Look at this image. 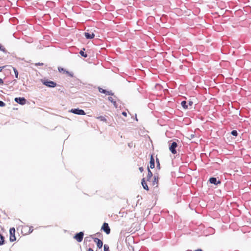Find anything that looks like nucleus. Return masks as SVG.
I'll return each instance as SVG.
<instances>
[{
    "mask_svg": "<svg viewBox=\"0 0 251 251\" xmlns=\"http://www.w3.org/2000/svg\"><path fill=\"white\" fill-rule=\"evenodd\" d=\"M42 82L47 87L54 88L56 86V83L52 81L49 80L48 79H42L41 80Z\"/></svg>",
    "mask_w": 251,
    "mask_h": 251,
    "instance_id": "1",
    "label": "nucleus"
},
{
    "mask_svg": "<svg viewBox=\"0 0 251 251\" xmlns=\"http://www.w3.org/2000/svg\"><path fill=\"white\" fill-rule=\"evenodd\" d=\"M193 105V102L192 100L188 101V108H191Z\"/></svg>",
    "mask_w": 251,
    "mask_h": 251,
    "instance_id": "21",
    "label": "nucleus"
},
{
    "mask_svg": "<svg viewBox=\"0 0 251 251\" xmlns=\"http://www.w3.org/2000/svg\"><path fill=\"white\" fill-rule=\"evenodd\" d=\"M64 71H66L65 70H64L63 68H61V67H59L58 68V71L60 73L61 72H63L64 73Z\"/></svg>",
    "mask_w": 251,
    "mask_h": 251,
    "instance_id": "26",
    "label": "nucleus"
},
{
    "mask_svg": "<svg viewBox=\"0 0 251 251\" xmlns=\"http://www.w3.org/2000/svg\"><path fill=\"white\" fill-rule=\"evenodd\" d=\"M3 84V81L2 79L0 78V85H2Z\"/></svg>",
    "mask_w": 251,
    "mask_h": 251,
    "instance_id": "32",
    "label": "nucleus"
},
{
    "mask_svg": "<svg viewBox=\"0 0 251 251\" xmlns=\"http://www.w3.org/2000/svg\"><path fill=\"white\" fill-rule=\"evenodd\" d=\"M156 162L157 163V167L158 168H160V163H159L158 158H156Z\"/></svg>",
    "mask_w": 251,
    "mask_h": 251,
    "instance_id": "25",
    "label": "nucleus"
},
{
    "mask_svg": "<svg viewBox=\"0 0 251 251\" xmlns=\"http://www.w3.org/2000/svg\"><path fill=\"white\" fill-rule=\"evenodd\" d=\"M36 65H43V63H36Z\"/></svg>",
    "mask_w": 251,
    "mask_h": 251,
    "instance_id": "35",
    "label": "nucleus"
},
{
    "mask_svg": "<svg viewBox=\"0 0 251 251\" xmlns=\"http://www.w3.org/2000/svg\"><path fill=\"white\" fill-rule=\"evenodd\" d=\"M101 229L103 230L106 234H109L110 233V228L109 225L106 223H104Z\"/></svg>",
    "mask_w": 251,
    "mask_h": 251,
    "instance_id": "2",
    "label": "nucleus"
},
{
    "mask_svg": "<svg viewBox=\"0 0 251 251\" xmlns=\"http://www.w3.org/2000/svg\"><path fill=\"white\" fill-rule=\"evenodd\" d=\"M122 114H123L124 116H125V117H126V115H127V114H126V112H122Z\"/></svg>",
    "mask_w": 251,
    "mask_h": 251,
    "instance_id": "34",
    "label": "nucleus"
},
{
    "mask_svg": "<svg viewBox=\"0 0 251 251\" xmlns=\"http://www.w3.org/2000/svg\"><path fill=\"white\" fill-rule=\"evenodd\" d=\"M100 233H96V235H100Z\"/></svg>",
    "mask_w": 251,
    "mask_h": 251,
    "instance_id": "39",
    "label": "nucleus"
},
{
    "mask_svg": "<svg viewBox=\"0 0 251 251\" xmlns=\"http://www.w3.org/2000/svg\"><path fill=\"white\" fill-rule=\"evenodd\" d=\"M209 181L210 183L217 185L221 184V182L219 180H217L216 177H212L209 178Z\"/></svg>",
    "mask_w": 251,
    "mask_h": 251,
    "instance_id": "9",
    "label": "nucleus"
},
{
    "mask_svg": "<svg viewBox=\"0 0 251 251\" xmlns=\"http://www.w3.org/2000/svg\"><path fill=\"white\" fill-rule=\"evenodd\" d=\"M93 240L95 243H96L97 247L99 249H101L103 246L102 241L98 238H93Z\"/></svg>",
    "mask_w": 251,
    "mask_h": 251,
    "instance_id": "8",
    "label": "nucleus"
},
{
    "mask_svg": "<svg viewBox=\"0 0 251 251\" xmlns=\"http://www.w3.org/2000/svg\"><path fill=\"white\" fill-rule=\"evenodd\" d=\"M103 251H109V248L108 245L105 244L103 246Z\"/></svg>",
    "mask_w": 251,
    "mask_h": 251,
    "instance_id": "20",
    "label": "nucleus"
},
{
    "mask_svg": "<svg viewBox=\"0 0 251 251\" xmlns=\"http://www.w3.org/2000/svg\"><path fill=\"white\" fill-rule=\"evenodd\" d=\"M177 144L176 142H173L169 147V149L170 151L173 153L176 154V148L177 147Z\"/></svg>",
    "mask_w": 251,
    "mask_h": 251,
    "instance_id": "6",
    "label": "nucleus"
},
{
    "mask_svg": "<svg viewBox=\"0 0 251 251\" xmlns=\"http://www.w3.org/2000/svg\"><path fill=\"white\" fill-rule=\"evenodd\" d=\"M79 53H80V54H81V56H83L84 57H86L87 56V54L85 53L84 52V51H82V50H81Z\"/></svg>",
    "mask_w": 251,
    "mask_h": 251,
    "instance_id": "23",
    "label": "nucleus"
},
{
    "mask_svg": "<svg viewBox=\"0 0 251 251\" xmlns=\"http://www.w3.org/2000/svg\"><path fill=\"white\" fill-rule=\"evenodd\" d=\"M4 244V237L0 233V245H2Z\"/></svg>",
    "mask_w": 251,
    "mask_h": 251,
    "instance_id": "17",
    "label": "nucleus"
},
{
    "mask_svg": "<svg viewBox=\"0 0 251 251\" xmlns=\"http://www.w3.org/2000/svg\"><path fill=\"white\" fill-rule=\"evenodd\" d=\"M108 100L113 103L114 106L116 108L117 107L116 101L114 100V98L112 97H108Z\"/></svg>",
    "mask_w": 251,
    "mask_h": 251,
    "instance_id": "15",
    "label": "nucleus"
},
{
    "mask_svg": "<svg viewBox=\"0 0 251 251\" xmlns=\"http://www.w3.org/2000/svg\"><path fill=\"white\" fill-rule=\"evenodd\" d=\"M84 35L87 39H92L95 37L94 33L85 32Z\"/></svg>",
    "mask_w": 251,
    "mask_h": 251,
    "instance_id": "11",
    "label": "nucleus"
},
{
    "mask_svg": "<svg viewBox=\"0 0 251 251\" xmlns=\"http://www.w3.org/2000/svg\"><path fill=\"white\" fill-rule=\"evenodd\" d=\"M158 182V177L156 176H153V180L152 182V184L153 186H155L156 187L157 186Z\"/></svg>",
    "mask_w": 251,
    "mask_h": 251,
    "instance_id": "12",
    "label": "nucleus"
},
{
    "mask_svg": "<svg viewBox=\"0 0 251 251\" xmlns=\"http://www.w3.org/2000/svg\"><path fill=\"white\" fill-rule=\"evenodd\" d=\"M84 233L83 232L80 231L77 233H76L75 236L74 238L78 242H81L83 238Z\"/></svg>",
    "mask_w": 251,
    "mask_h": 251,
    "instance_id": "3",
    "label": "nucleus"
},
{
    "mask_svg": "<svg viewBox=\"0 0 251 251\" xmlns=\"http://www.w3.org/2000/svg\"><path fill=\"white\" fill-rule=\"evenodd\" d=\"M98 119L100 120V121H103V122H106V119H105V118L103 116H99L97 118Z\"/></svg>",
    "mask_w": 251,
    "mask_h": 251,
    "instance_id": "18",
    "label": "nucleus"
},
{
    "mask_svg": "<svg viewBox=\"0 0 251 251\" xmlns=\"http://www.w3.org/2000/svg\"><path fill=\"white\" fill-rule=\"evenodd\" d=\"M87 251H94L91 248H89Z\"/></svg>",
    "mask_w": 251,
    "mask_h": 251,
    "instance_id": "37",
    "label": "nucleus"
},
{
    "mask_svg": "<svg viewBox=\"0 0 251 251\" xmlns=\"http://www.w3.org/2000/svg\"><path fill=\"white\" fill-rule=\"evenodd\" d=\"M4 66L0 67V72H1L2 70V69L4 68Z\"/></svg>",
    "mask_w": 251,
    "mask_h": 251,
    "instance_id": "36",
    "label": "nucleus"
},
{
    "mask_svg": "<svg viewBox=\"0 0 251 251\" xmlns=\"http://www.w3.org/2000/svg\"><path fill=\"white\" fill-rule=\"evenodd\" d=\"M139 170L141 172H142L144 171V168L143 167H141L139 168Z\"/></svg>",
    "mask_w": 251,
    "mask_h": 251,
    "instance_id": "30",
    "label": "nucleus"
},
{
    "mask_svg": "<svg viewBox=\"0 0 251 251\" xmlns=\"http://www.w3.org/2000/svg\"><path fill=\"white\" fill-rule=\"evenodd\" d=\"M15 101L21 105H24L26 103V100L24 98L19 97L15 98Z\"/></svg>",
    "mask_w": 251,
    "mask_h": 251,
    "instance_id": "7",
    "label": "nucleus"
},
{
    "mask_svg": "<svg viewBox=\"0 0 251 251\" xmlns=\"http://www.w3.org/2000/svg\"><path fill=\"white\" fill-rule=\"evenodd\" d=\"M150 167L151 169L154 168V158H150Z\"/></svg>",
    "mask_w": 251,
    "mask_h": 251,
    "instance_id": "14",
    "label": "nucleus"
},
{
    "mask_svg": "<svg viewBox=\"0 0 251 251\" xmlns=\"http://www.w3.org/2000/svg\"><path fill=\"white\" fill-rule=\"evenodd\" d=\"M64 73H66V74H68L69 76H70L71 77L73 76V74H71V73L67 71H64Z\"/></svg>",
    "mask_w": 251,
    "mask_h": 251,
    "instance_id": "27",
    "label": "nucleus"
},
{
    "mask_svg": "<svg viewBox=\"0 0 251 251\" xmlns=\"http://www.w3.org/2000/svg\"><path fill=\"white\" fill-rule=\"evenodd\" d=\"M99 92L101 93H104V94H109V92H107L106 91V90L102 89V88H100L99 89Z\"/></svg>",
    "mask_w": 251,
    "mask_h": 251,
    "instance_id": "19",
    "label": "nucleus"
},
{
    "mask_svg": "<svg viewBox=\"0 0 251 251\" xmlns=\"http://www.w3.org/2000/svg\"><path fill=\"white\" fill-rule=\"evenodd\" d=\"M141 184H142V185L143 187V188L147 191H148L149 190V187L145 181V178H143L142 179V181H141Z\"/></svg>",
    "mask_w": 251,
    "mask_h": 251,
    "instance_id": "10",
    "label": "nucleus"
},
{
    "mask_svg": "<svg viewBox=\"0 0 251 251\" xmlns=\"http://www.w3.org/2000/svg\"><path fill=\"white\" fill-rule=\"evenodd\" d=\"M0 50H1L2 51H3V52H6V50L5 49V48H4L3 46H2L1 45V44H0Z\"/></svg>",
    "mask_w": 251,
    "mask_h": 251,
    "instance_id": "22",
    "label": "nucleus"
},
{
    "mask_svg": "<svg viewBox=\"0 0 251 251\" xmlns=\"http://www.w3.org/2000/svg\"><path fill=\"white\" fill-rule=\"evenodd\" d=\"M14 72H15V76L16 78L18 77V71L16 70V69H14Z\"/></svg>",
    "mask_w": 251,
    "mask_h": 251,
    "instance_id": "29",
    "label": "nucleus"
},
{
    "mask_svg": "<svg viewBox=\"0 0 251 251\" xmlns=\"http://www.w3.org/2000/svg\"><path fill=\"white\" fill-rule=\"evenodd\" d=\"M5 105V103L3 102L2 101L0 100V107H3Z\"/></svg>",
    "mask_w": 251,
    "mask_h": 251,
    "instance_id": "28",
    "label": "nucleus"
},
{
    "mask_svg": "<svg viewBox=\"0 0 251 251\" xmlns=\"http://www.w3.org/2000/svg\"><path fill=\"white\" fill-rule=\"evenodd\" d=\"M70 112L77 115H85V112L82 109H79L78 108H75V109H72L70 110Z\"/></svg>",
    "mask_w": 251,
    "mask_h": 251,
    "instance_id": "4",
    "label": "nucleus"
},
{
    "mask_svg": "<svg viewBox=\"0 0 251 251\" xmlns=\"http://www.w3.org/2000/svg\"><path fill=\"white\" fill-rule=\"evenodd\" d=\"M181 104L184 109H186L188 108V105L187 104V102L186 101H182Z\"/></svg>",
    "mask_w": 251,
    "mask_h": 251,
    "instance_id": "16",
    "label": "nucleus"
},
{
    "mask_svg": "<svg viewBox=\"0 0 251 251\" xmlns=\"http://www.w3.org/2000/svg\"><path fill=\"white\" fill-rule=\"evenodd\" d=\"M32 227H30L29 228V232L31 233L33 231V229H32Z\"/></svg>",
    "mask_w": 251,
    "mask_h": 251,
    "instance_id": "33",
    "label": "nucleus"
},
{
    "mask_svg": "<svg viewBox=\"0 0 251 251\" xmlns=\"http://www.w3.org/2000/svg\"><path fill=\"white\" fill-rule=\"evenodd\" d=\"M90 237H85V239H84V241H90V240H89V239L90 238Z\"/></svg>",
    "mask_w": 251,
    "mask_h": 251,
    "instance_id": "31",
    "label": "nucleus"
},
{
    "mask_svg": "<svg viewBox=\"0 0 251 251\" xmlns=\"http://www.w3.org/2000/svg\"><path fill=\"white\" fill-rule=\"evenodd\" d=\"M231 134L233 135V136H237L238 133L236 130H232L231 131Z\"/></svg>",
    "mask_w": 251,
    "mask_h": 251,
    "instance_id": "24",
    "label": "nucleus"
},
{
    "mask_svg": "<svg viewBox=\"0 0 251 251\" xmlns=\"http://www.w3.org/2000/svg\"><path fill=\"white\" fill-rule=\"evenodd\" d=\"M195 251H202V250L201 249H198V250H196Z\"/></svg>",
    "mask_w": 251,
    "mask_h": 251,
    "instance_id": "38",
    "label": "nucleus"
},
{
    "mask_svg": "<svg viewBox=\"0 0 251 251\" xmlns=\"http://www.w3.org/2000/svg\"><path fill=\"white\" fill-rule=\"evenodd\" d=\"M15 228L14 227L10 228L9 230L10 242H14L16 240V237L15 236Z\"/></svg>",
    "mask_w": 251,
    "mask_h": 251,
    "instance_id": "5",
    "label": "nucleus"
},
{
    "mask_svg": "<svg viewBox=\"0 0 251 251\" xmlns=\"http://www.w3.org/2000/svg\"><path fill=\"white\" fill-rule=\"evenodd\" d=\"M148 176H147V181H149L151 177L152 176V173L151 171L150 170L149 168H148Z\"/></svg>",
    "mask_w": 251,
    "mask_h": 251,
    "instance_id": "13",
    "label": "nucleus"
}]
</instances>
